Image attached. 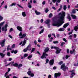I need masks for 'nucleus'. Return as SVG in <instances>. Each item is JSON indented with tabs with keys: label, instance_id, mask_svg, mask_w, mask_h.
Returning a JSON list of instances; mask_svg holds the SVG:
<instances>
[{
	"label": "nucleus",
	"instance_id": "b1692460",
	"mask_svg": "<svg viewBox=\"0 0 78 78\" xmlns=\"http://www.w3.org/2000/svg\"><path fill=\"white\" fill-rule=\"evenodd\" d=\"M0 55L2 58H4L5 57V55L3 54L2 53H0Z\"/></svg>",
	"mask_w": 78,
	"mask_h": 78
},
{
	"label": "nucleus",
	"instance_id": "393cba45",
	"mask_svg": "<svg viewBox=\"0 0 78 78\" xmlns=\"http://www.w3.org/2000/svg\"><path fill=\"white\" fill-rule=\"evenodd\" d=\"M32 56H33L32 55H30L28 57V59H29V60H31V58H32Z\"/></svg>",
	"mask_w": 78,
	"mask_h": 78
},
{
	"label": "nucleus",
	"instance_id": "1a4fd4ad",
	"mask_svg": "<svg viewBox=\"0 0 78 78\" xmlns=\"http://www.w3.org/2000/svg\"><path fill=\"white\" fill-rule=\"evenodd\" d=\"M5 41H6V40H5V39H4V40H2L1 42L0 43L2 47H3V46L5 45Z\"/></svg>",
	"mask_w": 78,
	"mask_h": 78
},
{
	"label": "nucleus",
	"instance_id": "4468645a",
	"mask_svg": "<svg viewBox=\"0 0 78 78\" xmlns=\"http://www.w3.org/2000/svg\"><path fill=\"white\" fill-rule=\"evenodd\" d=\"M8 74V72H6L5 74V76L6 77V78H9V76H7Z\"/></svg>",
	"mask_w": 78,
	"mask_h": 78
},
{
	"label": "nucleus",
	"instance_id": "3c124183",
	"mask_svg": "<svg viewBox=\"0 0 78 78\" xmlns=\"http://www.w3.org/2000/svg\"><path fill=\"white\" fill-rule=\"evenodd\" d=\"M12 30H13V29L12 28H11L9 30V32L10 33V32H11V31H12Z\"/></svg>",
	"mask_w": 78,
	"mask_h": 78
},
{
	"label": "nucleus",
	"instance_id": "a18cd8bd",
	"mask_svg": "<svg viewBox=\"0 0 78 78\" xmlns=\"http://www.w3.org/2000/svg\"><path fill=\"white\" fill-rule=\"evenodd\" d=\"M38 42H41V40H40V38H39L38 39Z\"/></svg>",
	"mask_w": 78,
	"mask_h": 78
},
{
	"label": "nucleus",
	"instance_id": "603ef678",
	"mask_svg": "<svg viewBox=\"0 0 78 78\" xmlns=\"http://www.w3.org/2000/svg\"><path fill=\"white\" fill-rule=\"evenodd\" d=\"M72 32H73V30H72V32L69 33L68 34L70 35V34H72Z\"/></svg>",
	"mask_w": 78,
	"mask_h": 78
},
{
	"label": "nucleus",
	"instance_id": "0eeeda50",
	"mask_svg": "<svg viewBox=\"0 0 78 78\" xmlns=\"http://www.w3.org/2000/svg\"><path fill=\"white\" fill-rule=\"evenodd\" d=\"M7 27H8V25L5 24L4 27H3L2 28V30L3 31L4 30L5 31H7Z\"/></svg>",
	"mask_w": 78,
	"mask_h": 78
},
{
	"label": "nucleus",
	"instance_id": "a19ab883",
	"mask_svg": "<svg viewBox=\"0 0 78 78\" xmlns=\"http://www.w3.org/2000/svg\"><path fill=\"white\" fill-rule=\"evenodd\" d=\"M54 44H58V41H54L53 42Z\"/></svg>",
	"mask_w": 78,
	"mask_h": 78
},
{
	"label": "nucleus",
	"instance_id": "6e6552de",
	"mask_svg": "<svg viewBox=\"0 0 78 78\" xmlns=\"http://www.w3.org/2000/svg\"><path fill=\"white\" fill-rule=\"evenodd\" d=\"M5 21L3 22L0 23V33L2 32V27L3 26V24L5 23Z\"/></svg>",
	"mask_w": 78,
	"mask_h": 78
},
{
	"label": "nucleus",
	"instance_id": "f3484780",
	"mask_svg": "<svg viewBox=\"0 0 78 78\" xmlns=\"http://www.w3.org/2000/svg\"><path fill=\"white\" fill-rule=\"evenodd\" d=\"M27 50H31V46L30 45H29L27 47Z\"/></svg>",
	"mask_w": 78,
	"mask_h": 78
},
{
	"label": "nucleus",
	"instance_id": "052dcab7",
	"mask_svg": "<svg viewBox=\"0 0 78 78\" xmlns=\"http://www.w3.org/2000/svg\"><path fill=\"white\" fill-rule=\"evenodd\" d=\"M43 22H44V20H43V19H41V23H42Z\"/></svg>",
	"mask_w": 78,
	"mask_h": 78
},
{
	"label": "nucleus",
	"instance_id": "4d7b16f0",
	"mask_svg": "<svg viewBox=\"0 0 78 78\" xmlns=\"http://www.w3.org/2000/svg\"><path fill=\"white\" fill-rule=\"evenodd\" d=\"M51 78V76L50 75H49L48 78Z\"/></svg>",
	"mask_w": 78,
	"mask_h": 78
},
{
	"label": "nucleus",
	"instance_id": "c85d7f7f",
	"mask_svg": "<svg viewBox=\"0 0 78 78\" xmlns=\"http://www.w3.org/2000/svg\"><path fill=\"white\" fill-rule=\"evenodd\" d=\"M28 8H31V4H30V2L28 3Z\"/></svg>",
	"mask_w": 78,
	"mask_h": 78
},
{
	"label": "nucleus",
	"instance_id": "a878e982",
	"mask_svg": "<svg viewBox=\"0 0 78 78\" xmlns=\"http://www.w3.org/2000/svg\"><path fill=\"white\" fill-rule=\"evenodd\" d=\"M75 49L73 50V51H70V53L71 54H72L73 53H74V54H75Z\"/></svg>",
	"mask_w": 78,
	"mask_h": 78
},
{
	"label": "nucleus",
	"instance_id": "2eb2a0df",
	"mask_svg": "<svg viewBox=\"0 0 78 78\" xmlns=\"http://www.w3.org/2000/svg\"><path fill=\"white\" fill-rule=\"evenodd\" d=\"M27 36V35L26 34H23L22 37H20V39H23V37H25Z\"/></svg>",
	"mask_w": 78,
	"mask_h": 78
},
{
	"label": "nucleus",
	"instance_id": "69168bd1",
	"mask_svg": "<svg viewBox=\"0 0 78 78\" xmlns=\"http://www.w3.org/2000/svg\"><path fill=\"white\" fill-rule=\"evenodd\" d=\"M9 37H10V38H11V39H12V36L11 35H9Z\"/></svg>",
	"mask_w": 78,
	"mask_h": 78
},
{
	"label": "nucleus",
	"instance_id": "f03ea898",
	"mask_svg": "<svg viewBox=\"0 0 78 78\" xmlns=\"http://www.w3.org/2000/svg\"><path fill=\"white\" fill-rule=\"evenodd\" d=\"M50 50V49L47 47L44 50V51L45 52H43V55L41 57V59H43V58H46V56H48V54H46V52Z\"/></svg>",
	"mask_w": 78,
	"mask_h": 78
},
{
	"label": "nucleus",
	"instance_id": "09e8293b",
	"mask_svg": "<svg viewBox=\"0 0 78 78\" xmlns=\"http://www.w3.org/2000/svg\"><path fill=\"white\" fill-rule=\"evenodd\" d=\"M48 61H49V60H48V59H47L46 60V64L48 63Z\"/></svg>",
	"mask_w": 78,
	"mask_h": 78
},
{
	"label": "nucleus",
	"instance_id": "bb28decb",
	"mask_svg": "<svg viewBox=\"0 0 78 78\" xmlns=\"http://www.w3.org/2000/svg\"><path fill=\"white\" fill-rule=\"evenodd\" d=\"M22 15L23 17H25L26 16V13L25 12H23L22 13Z\"/></svg>",
	"mask_w": 78,
	"mask_h": 78
},
{
	"label": "nucleus",
	"instance_id": "ddd939ff",
	"mask_svg": "<svg viewBox=\"0 0 78 78\" xmlns=\"http://www.w3.org/2000/svg\"><path fill=\"white\" fill-rule=\"evenodd\" d=\"M54 62V60L52 59L50 60L49 62V64H50V66H51L53 64V63Z\"/></svg>",
	"mask_w": 78,
	"mask_h": 78
},
{
	"label": "nucleus",
	"instance_id": "5fc2aeb1",
	"mask_svg": "<svg viewBox=\"0 0 78 78\" xmlns=\"http://www.w3.org/2000/svg\"><path fill=\"white\" fill-rule=\"evenodd\" d=\"M57 2H58V3H60L61 2V0H56Z\"/></svg>",
	"mask_w": 78,
	"mask_h": 78
},
{
	"label": "nucleus",
	"instance_id": "13d9d810",
	"mask_svg": "<svg viewBox=\"0 0 78 78\" xmlns=\"http://www.w3.org/2000/svg\"><path fill=\"white\" fill-rule=\"evenodd\" d=\"M63 41H65V42H67V40H66V39L65 38H63Z\"/></svg>",
	"mask_w": 78,
	"mask_h": 78
},
{
	"label": "nucleus",
	"instance_id": "bf43d9fd",
	"mask_svg": "<svg viewBox=\"0 0 78 78\" xmlns=\"http://www.w3.org/2000/svg\"><path fill=\"white\" fill-rule=\"evenodd\" d=\"M15 47V44H13L12 45V48H14Z\"/></svg>",
	"mask_w": 78,
	"mask_h": 78
},
{
	"label": "nucleus",
	"instance_id": "49530a36",
	"mask_svg": "<svg viewBox=\"0 0 78 78\" xmlns=\"http://www.w3.org/2000/svg\"><path fill=\"white\" fill-rule=\"evenodd\" d=\"M28 56V55L27 54H25L24 55V56L25 57H27V56Z\"/></svg>",
	"mask_w": 78,
	"mask_h": 78
},
{
	"label": "nucleus",
	"instance_id": "4be33fe9",
	"mask_svg": "<svg viewBox=\"0 0 78 78\" xmlns=\"http://www.w3.org/2000/svg\"><path fill=\"white\" fill-rule=\"evenodd\" d=\"M16 5V3H12L11 5H10L9 6L10 7L11 6H15Z\"/></svg>",
	"mask_w": 78,
	"mask_h": 78
},
{
	"label": "nucleus",
	"instance_id": "680f3d73",
	"mask_svg": "<svg viewBox=\"0 0 78 78\" xmlns=\"http://www.w3.org/2000/svg\"><path fill=\"white\" fill-rule=\"evenodd\" d=\"M42 4L43 5H45V1H44L42 2Z\"/></svg>",
	"mask_w": 78,
	"mask_h": 78
},
{
	"label": "nucleus",
	"instance_id": "de8ad7c7",
	"mask_svg": "<svg viewBox=\"0 0 78 78\" xmlns=\"http://www.w3.org/2000/svg\"><path fill=\"white\" fill-rule=\"evenodd\" d=\"M48 9H46L45 10V12L47 13L48 12Z\"/></svg>",
	"mask_w": 78,
	"mask_h": 78
},
{
	"label": "nucleus",
	"instance_id": "f704fd0d",
	"mask_svg": "<svg viewBox=\"0 0 78 78\" xmlns=\"http://www.w3.org/2000/svg\"><path fill=\"white\" fill-rule=\"evenodd\" d=\"M35 50V48H33L32 49L31 51V53H32Z\"/></svg>",
	"mask_w": 78,
	"mask_h": 78
},
{
	"label": "nucleus",
	"instance_id": "9b49d317",
	"mask_svg": "<svg viewBox=\"0 0 78 78\" xmlns=\"http://www.w3.org/2000/svg\"><path fill=\"white\" fill-rule=\"evenodd\" d=\"M31 72L30 71H29L27 72V73L29 75H30L31 76H34V74L31 73Z\"/></svg>",
	"mask_w": 78,
	"mask_h": 78
},
{
	"label": "nucleus",
	"instance_id": "58836bf2",
	"mask_svg": "<svg viewBox=\"0 0 78 78\" xmlns=\"http://www.w3.org/2000/svg\"><path fill=\"white\" fill-rule=\"evenodd\" d=\"M10 52H7V56H10Z\"/></svg>",
	"mask_w": 78,
	"mask_h": 78
},
{
	"label": "nucleus",
	"instance_id": "0e129e2a",
	"mask_svg": "<svg viewBox=\"0 0 78 78\" xmlns=\"http://www.w3.org/2000/svg\"><path fill=\"white\" fill-rule=\"evenodd\" d=\"M17 53V51L16 50L14 51V53H15V54H16Z\"/></svg>",
	"mask_w": 78,
	"mask_h": 78
},
{
	"label": "nucleus",
	"instance_id": "aec40b11",
	"mask_svg": "<svg viewBox=\"0 0 78 78\" xmlns=\"http://www.w3.org/2000/svg\"><path fill=\"white\" fill-rule=\"evenodd\" d=\"M35 12L36 15H40V14H41V13L39 12H37V10L35 11Z\"/></svg>",
	"mask_w": 78,
	"mask_h": 78
},
{
	"label": "nucleus",
	"instance_id": "dca6fc26",
	"mask_svg": "<svg viewBox=\"0 0 78 78\" xmlns=\"http://www.w3.org/2000/svg\"><path fill=\"white\" fill-rule=\"evenodd\" d=\"M50 22V20H47L46 21H45L44 23H46V24H48V23H49Z\"/></svg>",
	"mask_w": 78,
	"mask_h": 78
},
{
	"label": "nucleus",
	"instance_id": "c03bdc74",
	"mask_svg": "<svg viewBox=\"0 0 78 78\" xmlns=\"http://www.w3.org/2000/svg\"><path fill=\"white\" fill-rule=\"evenodd\" d=\"M62 63H63V62L61 61L59 63V65H61V64H62Z\"/></svg>",
	"mask_w": 78,
	"mask_h": 78
},
{
	"label": "nucleus",
	"instance_id": "338daca9",
	"mask_svg": "<svg viewBox=\"0 0 78 78\" xmlns=\"http://www.w3.org/2000/svg\"><path fill=\"white\" fill-rule=\"evenodd\" d=\"M48 37L49 38L51 37V34H49L48 35Z\"/></svg>",
	"mask_w": 78,
	"mask_h": 78
},
{
	"label": "nucleus",
	"instance_id": "4c0bfd02",
	"mask_svg": "<svg viewBox=\"0 0 78 78\" xmlns=\"http://www.w3.org/2000/svg\"><path fill=\"white\" fill-rule=\"evenodd\" d=\"M52 16H53V14H52V13H50L49 14V17L50 18H51V17H52Z\"/></svg>",
	"mask_w": 78,
	"mask_h": 78
},
{
	"label": "nucleus",
	"instance_id": "c756f323",
	"mask_svg": "<svg viewBox=\"0 0 78 78\" xmlns=\"http://www.w3.org/2000/svg\"><path fill=\"white\" fill-rule=\"evenodd\" d=\"M13 66L15 67H18V64L15 63L14 64H13Z\"/></svg>",
	"mask_w": 78,
	"mask_h": 78
},
{
	"label": "nucleus",
	"instance_id": "7ed1b4c3",
	"mask_svg": "<svg viewBox=\"0 0 78 78\" xmlns=\"http://www.w3.org/2000/svg\"><path fill=\"white\" fill-rule=\"evenodd\" d=\"M69 23H66L63 26V28H60L58 30V31H64V30H65V28H66V27H67L68 25H69Z\"/></svg>",
	"mask_w": 78,
	"mask_h": 78
},
{
	"label": "nucleus",
	"instance_id": "c9c22d12",
	"mask_svg": "<svg viewBox=\"0 0 78 78\" xmlns=\"http://www.w3.org/2000/svg\"><path fill=\"white\" fill-rule=\"evenodd\" d=\"M3 17L0 15V21H2L3 20Z\"/></svg>",
	"mask_w": 78,
	"mask_h": 78
},
{
	"label": "nucleus",
	"instance_id": "a211bd4d",
	"mask_svg": "<svg viewBox=\"0 0 78 78\" xmlns=\"http://www.w3.org/2000/svg\"><path fill=\"white\" fill-rule=\"evenodd\" d=\"M76 10L78 11V9H73V10L72 12L73 14H75V13H76V11H75Z\"/></svg>",
	"mask_w": 78,
	"mask_h": 78
},
{
	"label": "nucleus",
	"instance_id": "423d86ee",
	"mask_svg": "<svg viewBox=\"0 0 78 78\" xmlns=\"http://www.w3.org/2000/svg\"><path fill=\"white\" fill-rule=\"evenodd\" d=\"M70 72L71 73V75L70 76V78H73V76L75 75V73H74L75 70H73L72 71H70Z\"/></svg>",
	"mask_w": 78,
	"mask_h": 78
},
{
	"label": "nucleus",
	"instance_id": "5701e85b",
	"mask_svg": "<svg viewBox=\"0 0 78 78\" xmlns=\"http://www.w3.org/2000/svg\"><path fill=\"white\" fill-rule=\"evenodd\" d=\"M71 16L72 17L73 19H76V16L75 15H72Z\"/></svg>",
	"mask_w": 78,
	"mask_h": 78
},
{
	"label": "nucleus",
	"instance_id": "864d4df0",
	"mask_svg": "<svg viewBox=\"0 0 78 78\" xmlns=\"http://www.w3.org/2000/svg\"><path fill=\"white\" fill-rule=\"evenodd\" d=\"M70 55H69V56L66 55V59H68V58H69V57H70Z\"/></svg>",
	"mask_w": 78,
	"mask_h": 78
},
{
	"label": "nucleus",
	"instance_id": "ea45409f",
	"mask_svg": "<svg viewBox=\"0 0 78 78\" xmlns=\"http://www.w3.org/2000/svg\"><path fill=\"white\" fill-rule=\"evenodd\" d=\"M5 2L4 1H3L2 3H1V6H0V8H1V7H2V5H3V3H4V2Z\"/></svg>",
	"mask_w": 78,
	"mask_h": 78
},
{
	"label": "nucleus",
	"instance_id": "39448f33",
	"mask_svg": "<svg viewBox=\"0 0 78 78\" xmlns=\"http://www.w3.org/2000/svg\"><path fill=\"white\" fill-rule=\"evenodd\" d=\"M61 69L64 71H66L68 68L67 67L65 66V64H63L61 66Z\"/></svg>",
	"mask_w": 78,
	"mask_h": 78
},
{
	"label": "nucleus",
	"instance_id": "e2e57ef3",
	"mask_svg": "<svg viewBox=\"0 0 78 78\" xmlns=\"http://www.w3.org/2000/svg\"><path fill=\"white\" fill-rule=\"evenodd\" d=\"M64 44H65V43H64V42L62 43L61 44V46H62V45H64Z\"/></svg>",
	"mask_w": 78,
	"mask_h": 78
},
{
	"label": "nucleus",
	"instance_id": "8fccbe9b",
	"mask_svg": "<svg viewBox=\"0 0 78 78\" xmlns=\"http://www.w3.org/2000/svg\"><path fill=\"white\" fill-rule=\"evenodd\" d=\"M72 35H70L69 36V39H72Z\"/></svg>",
	"mask_w": 78,
	"mask_h": 78
},
{
	"label": "nucleus",
	"instance_id": "9d476101",
	"mask_svg": "<svg viewBox=\"0 0 78 78\" xmlns=\"http://www.w3.org/2000/svg\"><path fill=\"white\" fill-rule=\"evenodd\" d=\"M61 75V74L59 73H55V77L56 78L58 76H59Z\"/></svg>",
	"mask_w": 78,
	"mask_h": 78
},
{
	"label": "nucleus",
	"instance_id": "cd10ccee",
	"mask_svg": "<svg viewBox=\"0 0 78 78\" xmlns=\"http://www.w3.org/2000/svg\"><path fill=\"white\" fill-rule=\"evenodd\" d=\"M78 30V27L77 26H76L74 27V30L76 31H77Z\"/></svg>",
	"mask_w": 78,
	"mask_h": 78
},
{
	"label": "nucleus",
	"instance_id": "6ab92c4d",
	"mask_svg": "<svg viewBox=\"0 0 78 78\" xmlns=\"http://www.w3.org/2000/svg\"><path fill=\"white\" fill-rule=\"evenodd\" d=\"M26 42H27V40H24L23 44L22 45V46H24V45H25V44H26Z\"/></svg>",
	"mask_w": 78,
	"mask_h": 78
},
{
	"label": "nucleus",
	"instance_id": "20e7f679",
	"mask_svg": "<svg viewBox=\"0 0 78 78\" xmlns=\"http://www.w3.org/2000/svg\"><path fill=\"white\" fill-rule=\"evenodd\" d=\"M51 49H53V48L57 49L56 51V54H59L61 51V49L56 46H52L51 47Z\"/></svg>",
	"mask_w": 78,
	"mask_h": 78
},
{
	"label": "nucleus",
	"instance_id": "79ce46f5",
	"mask_svg": "<svg viewBox=\"0 0 78 78\" xmlns=\"http://www.w3.org/2000/svg\"><path fill=\"white\" fill-rule=\"evenodd\" d=\"M19 36L20 37L22 36V32H20V34H19Z\"/></svg>",
	"mask_w": 78,
	"mask_h": 78
},
{
	"label": "nucleus",
	"instance_id": "f257e3e1",
	"mask_svg": "<svg viewBox=\"0 0 78 78\" xmlns=\"http://www.w3.org/2000/svg\"><path fill=\"white\" fill-rule=\"evenodd\" d=\"M59 14L61 16L60 19L57 21H53L52 23L53 26H57L58 27H59L64 23V17L66 16V13L64 12H62L59 13Z\"/></svg>",
	"mask_w": 78,
	"mask_h": 78
},
{
	"label": "nucleus",
	"instance_id": "774afa93",
	"mask_svg": "<svg viewBox=\"0 0 78 78\" xmlns=\"http://www.w3.org/2000/svg\"><path fill=\"white\" fill-rule=\"evenodd\" d=\"M67 53H69V49H67Z\"/></svg>",
	"mask_w": 78,
	"mask_h": 78
},
{
	"label": "nucleus",
	"instance_id": "412c9836",
	"mask_svg": "<svg viewBox=\"0 0 78 78\" xmlns=\"http://www.w3.org/2000/svg\"><path fill=\"white\" fill-rule=\"evenodd\" d=\"M67 19H69V21H70L71 20V18H70V15L68 14V16L67 17Z\"/></svg>",
	"mask_w": 78,
	"mask_h": 78
},
{
	"label": "nucleus",
	"instance_id": "6e6d98bb",
	"mask_svg": "<svg viewBox=\"0 0 78 78\" xmlns=\"http://www.w3.org/2000/svg\"><path fill=\"white\" fill-rule=\"evenodd\" d=\"M73 36H74L73 37H74L75 38H76V34H74Z\"/></svg>",
	"mask_w": 78,
	"mask_h": 78
},
{
	"label": "nucleus",
	"instance_id": "f8f14e48",
	"mask_svg": "<svg viewBox=\"0 0 78 78\" xmlns=\"http://www.w3.org/2000/svg\"><path fill=\"white\" fill-rule=\"evenodd\" d=\"M16 28L20 31H22V27L20 26H17L16 27Z\"/></svg>",
	"mask_w": 78,
	"mask_h": 78
},
{
	"label": "nucleus",
	"instance_id": "2f4dec72",
	"mask_svg": "<svg viewBox=\"0 0 78 78\" xmlns=\"http://www.w3.org/2000/svg\"><path fill=\"white\" fill-rule=\"evenodd\" d=\"M22 66V65L21 64H20L18 65V67L19 68H20V67H21Z\"/></svg>",
	"mask_w": 78,
	"mask_h": 78
},
{
	"label": "nucleus",
	"instance_id": "37998d69",
	"mask_svg": "<svg viewBox=\"0 0 78 78\" xmlns=\"http://www.w3.org/2000/svg\"><path fill=\"white\" fill-rule=\"evenodd\" d=\"M17 6H19V7H20V8H23V7H22V6H21L19 4H17Z\"/></svg>",
	"mask_w": 78,
	"mask_h": 78
},
{
	"label": "nucleus",
	"instance_id": "7c9ffc66",
	"mask_svg": "<svg viewBox=\"0 0 78 78\" xmlns=\"http://www.w3.org/2000/svg\"><path fill=\"white\" fill-rule=\"evenodd\" d=\"M9 47H10V45H9L8 46L7 48V51H8L9 50H11V49L9 48Z\"/></svg>",
	"mask_w": 78,
	"mask_h": 78
},
{
	"label": "nucleus",
	"instance_id": "473e14b6",
	"mask_svg": "<svg viewBox=\"0 0 78 78\" xmlns=\"http://www.w3.org/2000/svg\"><path fill=\"white\" fill-rule=\"evenodd\" d=\"M67 9V7H66V5H65L63 6V9L64 10H66V9Z\"/></svg>",
	"mask_w": 78,
	"mask_h": 78
},
{
	"label": "nucleus",
	"instance_id": "e433bc0d",
	"mask_svg": "<svg viewBox=\"0 0 78 78\" xmlns=\"http://www.w3.org/2000/svg\"><path fill=\"white\" fill-rule=\"evenodd\" d=\"M28 51V49H27V48L24 49L23 50L24 52H27Z\"/></svg>",
	"mask_w": 78,
	"mask_h": 78
},
{
	"label": "nucleus",
	"instance_id": "72a5a7b5",
	"mask_svg": "<svg viewBox=\"0 0 78 78\" xmlns=\"http://www.w3.org/2000/svg\"><path fill=\"white\" fill-rule=\"evenodd\" d=\"M44 31V29H42L41 30L39 34H41V33H42Z\"/></svg>",
	"mask_w": 78,
	"mask_h": 78
}]
</instances>
